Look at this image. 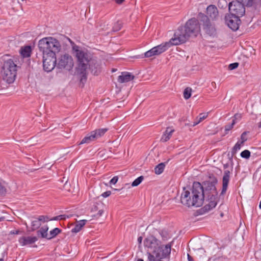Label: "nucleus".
Segmentation results:
<instances>
[{
    "instance_id": "nucleus-1",
    "label": "nucleus",
    "mask_w": 261,
    "mask_h": 261,
    "mask_svg": "<svg viewBox=\"0 0 261 261\" xmlns=\"http://www.w3.org/2000/svg\"><path fill=\"white\" fill-rule=\"evenodd\" d=\"M72 44L73 53L77 59L76 72L80 75V82L84 83L87 80V69L89 61L93 57L88 50L76 45L69 38H67Z\"/></svg>"
},
{
    "instance_id": "nucleus-2",
    "label": "nucleus",
    "mask_w": 261,
    "mask_h": 261,
    "mask_svg": "<svg viewBox=\"0 0 261 261\" xmlns=\"http://www.w3.org/2000/svg\"><path fill=\"white\" fill-rule=\"evenodd\" d=\"M217 183V178L213 174H212L209 176L208 180L202 182V184H201L204 199L205 197L207 198L209 203L199 210L200 214L206 213L216 207L218 199V192L216 187V185Z\"/></svg>"
},
{
    "instance_id": "nucleus-3",
    "label": "nucleus",
    "mask_w": 261,
    "mask_h": 261,
    "mask_svg": "<svg viewBox=\"0 0 261 261\" xmlns=\"http://www.w3.org/2000/svg\"><path fill=\"white\" fill-rule=\"evenodd\" d=\"M181 203L188 207H200L204 202V196L201 184L194 182L190 190L184 187L180 196Z\"/></svg>"
},
{
    "instance_id": "nucleus-4",
    "label": "nucleus",
    "mask_w": 261,
    "mask_h": 261,
    "mask_svg": "<svg viewBox=\"0 0 261 261\" xmlns=\"http://www.w3.org/2000/svg\"><path fill=\"white\" fill-rule=\"evenodd\" d=\"M198 19L192 18L188 20L183 27H180L174 33V36L179 44L185 43L190 37H196L200 32Z\"/></svg>"
},
{
    "instance_id": "nucleus-5",
    "label": "nucleus",
    "mask_w": 261,
    "mask_h": 261,
    "mask_svg": "<svg viewBox=\"0 0 261 261\" xmlns=\"http://www.w3.org/2000/svg\"><path fill=\"white\" fill-rule=\"evenodd\" d=\"M159 243L160 241L153 236L146 238L144 241L145 247L148 248L147 250H152L156 258L163 259L169 257L173 242L165 246L160 245Z\"/></svg>"
},
{
    "instance_id": "nucleus-6",
    "label": "nucleus",
    "mask_w": 261,
    "mask_h": 261,
    "mask_svg": "<svg viewBox=\"0 0 261 261\" xmlns=\"http://www.w3.org/2000/svg\"><path fill=\"white\" fill-rule=\"evenodd\" d=\"M245 6L258 9L261 6V0H237L230 2L228 5L230 14L241 17L245 13Z\"/></svg>"
},
{
    "instance_id": "nucleus-7",
    "label": "nucleus",
    "mask_w": 261,
    "mask_h": 261,
    "mask_svg": "<svg viewBox=\"0 0 261 261\" xmlns=\"http://www.w3.org/2000/svg\"><path fill=\"white\" fill-rule=\"evenodd\" d=\"M38 47L42 54L56 56L61 49L62 45L58 39L53 37H45L39 40Z\"/></svg>"
},
{
    "instance_id": "nucleus-8",
    "label": "nucleus",
    "mask_w": 261,
    "mask_h": 261,
    "mask_svg": "<svg viewBox=\"0 0 261 261\" xmlns=\"http://www.w3.org/2000/svg\"><path fill=\"white\" fill-rule=\"evenodd\" d=\"M4 57L1 74L3 80L7 83L11 84L13 83L15 80L18 66L13 59H6L5 56Z\"/></svg>"
},
{
    "instance_id": "nucleus-9",
    "label": "nucleus",
    "mask_w": 261,
    "mask_h": 261,
    "mask_svg": "<svg viewBox=\"0 0 261 261\" xmlns=\"http://www.w3.org/2000/svg\"><path fill=\"white\" fill-rule=\"evenodd\" d=\"M197 18L202 25L203 29L206 34L210 36H216L217 32L215 25L212 24L208 16L200 12L198 13Z\"/></svg>"
},
{
    "instance_id": "nucleus-10",
    "label": "nucleus",
    "mask_w": 261,
    "mask_h": 261,
    "mask_svg": "<svg viewBox=\"0 0 261 261\" xmlns=\"http://www.w3.org/2000/svg\"><path fill=\"white\" fill-rule=\"evenodd\" d=\"M74 65L72 57L68 54L61 55L57 61V68L70 71Z\"/></svg>"
},
{
    "instance_id": "nucleus-11",
    "label": "nucleus",
    "mask_w": 261,
    "mask_h": 261,
    "mask_svg": "<svg viewBox=\"0 0 261 261\" xmlns=\"http://www.w3.org/2000/svg\"><path fill=\"white\" fill-rule=\"evenodd\" d=\"M43 66L44 70L46 72H50L56 66L57 59L56 56L43 54Z\"/></svg>"
},
{
    "instance_id": "nucleus-12",
    "label": "nucleus",
    "mask_w": 261,
    "mask_h": 261,
    "mask_svg": "<svg viewBox=\"0 0 261 261\" xmlns=\"http://www.w3.org/2000/svg\"><path fill=\"white\" fill-rule=\"evenodd\" d=\"M240 17L230 14H228L225 17L226 23L232 31H236L239 29L241 22L240 19Z\"/></svg>"
},
{
    "instance_id": "nucleus-13",
    "label": "nucleus",
    "mask_w": 261,
    "mask_h": 261,
    "mask_svg": "<svg viewBox=\"0 0 261 261\" xmlns=\"http://www.w3.org/2000/svg\"><path fill=\"white\" fill-rule=\"evenodd\" d=\"M88 69L94 75H98L101 71V64L96 57H93L89 61Z\"/></svg>"
},
{
    "instance_id": "nucleus-14",
    "label": "nucleus",
    "mask_w": 261,
    "mask_h": 261,
    "mask_svg": "<svg viewBox=\"0 0 261 261\" xmlns=\"http://www.w3.org/2000/svg\"><path fill=\"white\" fill-rule=\"evenodd\" d=\"M179 44L176 39L174 37L172 38L169 41L166 42L164 43H162L160 45H159L156 46L154 47L155 50L156 51V54L158 55L161 54L162 53L165 51L168 48L170 47L172 45H177Z\"/></svg>"
},
{
    "instance_id": "nucleus-15",
    "label": "nucleus",
    "mask_w": 261,
    "mask_h": 261,
    "mask_svg": "<svg viewBox=\"0 0 261 261\" xmlns=\"http://www.w3.org/2000/svg\"><path fill=\"white\" fill-rule=\"evenodd\" d=\"M206 13L212 20H217L219 17L218 9L214 5H210L207 7Z\"/></svg>"
},
{
    "instance_id": "nucleus-16",
    "label": "nucleus",
    "mask_w": 261,
    "mask_h": 261,
    "mask_svg": "<svg viewBox=\"0 0 261 261\" xmlns=\"http://www.w3.org/2000/svg\"><path fill=\"white\" fill-rule=\"evenodd\" d=\"M230 172L228 170H226L224 172V175L222 178V189L220 195H224L227 191L230 179Z\"/></svg>"
},
{
    "instance_id": "nucleus-17",
    "label": "nucleus",
    "mask_w": 261,
    "mask_h": 261,
    "mask_svg": "<svg viewBox=\"0 0 261 261\" xmlns=\"http://www.w3.org/2000/svg\"><path fill=\"white\" fill-rule=\"evenodd\" d=\"M38 240L37 237L23 236L19 238V242L22 246H26L34 244Z\"/></svg>"
},
{
    "instance_id": "nucleus-18",
    "label": "nucleus",
    "mask_w": 261,
    "mask_h": 261,
    "mask_svg": "<svg viewBox=\"0 0 261 261\" xmlns=\"http://www.w3.org/2000/svg\"><path fill=\"white\" fill-rule=\"evenodd\" d=\"M134 76L129 72H123L118 78L120 83H123L129 82L134 79Z\"/></svg>"
},
{
    "instance_id": "nucleus-19",
    "label": "nucleus",
    "mask_w": 261,
    "mask_h": 261,
    "mask_svg": "<svg viewBox=\"0 0 261 261\" xmlns=\"http://www.w3.org/2000/svg\"><path fill=\"white\" fill-rule=\"evenodd\" d=\"M96 140L95 136L93 134H92V132L87 135L80 143V145L83 144H89L90 142Z\"/></svg>"
},
{
    "instance_id": "nucleus-20",
    "label": "nucleus",
    "mask_w": 261,
    "mask_h": 261,
    "mask_svg": "<svg viewBox=\"0 0 261 261\" xmlns=\"http://www.w3.org/2000/svg\"><path fill=\"white\" fill-rule=\"evenodd\" d=\"M86 222V220H82L77 221L74 227L71 229V232L74 233L79 232L82 228L85 225Z\"/></svg>"
},
{
    "instance_id": "nucleus-21",
    "label": "nucleus",
    "mask_w": 261,
    "mask_h": 261,
    "mask_svg": "<svg viewBox=\"0 0 261 261\" xmlns=\"http://www.w3.org/2000/svg\"><path fill=\"white\" fill-rule=\"evenodd\" d=\"M48 227L47 226L42 227L39 230L37 231V234L38 237L42 238H46L47 239V231Z\"/></svg>"
},
{
    "instance_id": "nucleus-22",
    "label": "nucleus",
    "mask_w": 261,
    "mask_h": 261,
    "mask_svg": "<svg viewBox=\"0 0 261 261\" xmlns=\"http://www.w3.org/2000/svg\"><path fill=\"white\" fill-rule=\"evenodd\" d=\"M173 132L174 129H172L169 127H167L165 133L163 134L161 141L163 142H167L170 139Z\"/></svg>"
},
{
    "instance_id": "nucleus-23",
    "label": "nucleus",
    "mask_w": 261,
    "mask_h": 261,
    "mask_svg": "<svg viewBox=\"0 0 261 261\" xmlns=\"http://www.w3.org/2000/svg\"><path fill=\"white\" fill-rule=\"evenodd\" d=\"M107 128H99L92 131V134L95 136L96 140L102 136L107 131Z\"/></svg>"
},
{
    "instance_id": "nucleus-24",
    "label": "nucleus",
    "mask_w": 261,
    "mask_h": 261,
    "mask_svg": "<svg viewBox=\"0 0 261 261\" xmlns=\"http://www.w3.org/2000/svg\"><path fill=\"white\" fill-rule=\"evenodd\" d=\"M32 48L30 46H25L21 47L20 53L23 57H29L31 56Z\"/></svg>"
},
{
    "instance_id": "nucleus-25",
    "label": "nucleus",
    "mask_w": 261,
    "mask_h": 261,
    "mask_svg": "<svg viewBox=\"0 0 261 261\" xmlns=\"http://www.w3.org/2000/svg\"><path fill=\"white\" fill-rule=\"evenodd\" d=\"M208 116V113H200L198 117H197L196 120L193 123V126H195L202 121Z\"/></svg>"
},
{
    "instance_id": "nucleus-26",
    "label": "nucleus",
    "mask_w": 261,
    "mask_h": 261,
    "mask_svg": "<svg viewBox=\"0 0 261 261\" xmlns=\"http://www.w3.org/2000/svg\"><path fill=\"white\" fill-rule=\"evenodd\" d=\"M241 144H241V143L238 142L232 148L231 150V155L230 156H229V159L231 161H232V158L236 154L237 151L240 149Z\"/></svg>"
},
{
    "instance_id": "nucleus-27",
    "label": "nucleus",
    "mask_w": 261,
    "mask_h": 261,
    "mask_svg": "<svg viewBox=\"0 0 261 261\" xmlns=\"http://www.w3.org/2000/svg\"><path fill=\"white\" fill-rule=\"evenodd\" d=\"M165 167V163H160L159 164H158L154 168L155 173L156 174H161L163 172Z\"/></svg>"
},
{
    "instance_id": "nucleus-28",
    "label": "nucleus",
    "mask_w": 261,
    "mask_h": 261,
    "mask_svg": "<svg viewBox=\"0 0 261 261\" xmlns=\"http://www.w3.org/2000/svg\"><path fill=\"white\" fill-rule=\"evenodd\" d=\"M61 229L59 228H55L54 229L50 231L49 233L50 237H47V240H50L52 238L56 237L58 234L61 232Z\"/></svg>"
},
{
    "instance_id": "nucleus-29",
    "label": "nucleus",
    "mask_w": 261,
    "mask_h": 261,
    "mask_svg": "<svg viewBox=\"0 0 261 261\" xmlns=\"http://www.w3.org/2000/svg\"><path fill=\"white\" fill-rule=\"evenodd\" d=\"M108 24H106V22L98 23L96 24V28L97 29L98 32H100L101 31H106L108 29Z\"/></svg>"
},
{
    "instance_id": "nucleus-30",
    "label": "nucleus",
    "mask_w": 261,
    "mask_h": 261,
    "mask_svg": "<svg viewBox=\"0 0 261 261\" xmlns=\"http://www.w3.org/2000/svg\"><path fill=\"white\" fill-rule=\"evenodd\" d=\"M41 225V223L38 219L33 221L31 223V231L37 230Z\"/></svg>"
},
{
    "instance_id": "nucleus-31",
    "label": "nucleus",
    "mask_w": 261,
    "mask_h": 261,
    "mask_svg": "<svg viewBox=\"0 0 261 261\" xmlns=\"http://www.w3.org/2000/svg\"><path fill=\"white\" fill-rule=\"evenodd\" d=\"M122 27V23L120 21H117L114 23L112 31L116 32L119 31Z\"/></svg>"
},
{
    "instance_id": "nucleus-32",
    "label": "nucleus",
    "mask_w": 261,
    "mask_h": 261,
    "mask_svg": "<svg viewBox=\"0 0 261 261\" xmlns=\"http://www.w3.org/2000/svg\"><path fill=\"white\" fill-rule=\"evenodd\" d=\"M153 56H158L154 47L152 48L144 54V57L145 58H150Z\"/></svg>"
},
{
    "instance_id": "nucleus-33",
    "label": "nucleus",
    "mask_w": 261,
    "mask_h": 261,
    "mask_svg": "<svg viewBox=\"0 0 261 261\" xmlns=\"http://www.w3.org/2000/svg\"><path fill=\"white\" fill-rule=\"evenodd\" d=\"M192 89L189 87L186 88L184 91V97L186 99H188L191 96Z\"/></svg>"
},
{
    "instance_id": "nucleus-34",
    "label": "nucleus",
    "mask_w": 261,
    "mask_h": 261,
    "mask_svg": "<svg viewBox=\"0 0 261 261\" xmlns=\"http://www.w3.org/2000/svg\"><path fill=\"white\" fill-rule=\"evenodd\" d=\"M144 179V177L143 176H140L136 178L132 184V186L136 187L141 184V182L143 181Z\"/></svg>"
},
{
    "instance_id": "nucleus-35",
    "label": "nucleus",
    "mask_w": 261,
    "mask_h": 261,
    "mask_svg": "<svg viewBox=\"0 0 261 261\" xmlns=\"http://www.w3.org/2000/svg\"><path fill=\"white\" fill-rule=\"evenodd\" d=\"M235 124H236L235 119H233L232 120V122L230 124L225 125V134H227L228 132L230 130H231L233 128V127Z\"/></svg>"
},
{
    "instance_id": "nucleus-36",
    "label": "nucleus",
    "mask_w": 261,
    "mask_h": 261,
    "mask_svg": "<svg viewBox=\"0 0 261 261\" xmlns=\"http://www.w3.org/2000/svg\"><path fill=\"white\" fill-rule=\"evenodd\" d=\"M241 156L243 158L248 159L250 156V152L248 150H245L241 153Z\"/></svg>"
},
{
    "instance_id": "nucleus-37",
    "label": "nucleus",
    "mask_w": 261,
    "mask_h": 261,
    "mask_svg": "<svg viewBox=\"0 0 261 261\" xmlns=\"http://www.w3.org/2000/svg\"><path fill=\"white\" fill-rule=\"evenodd\" d=\"M7 192V190L2 182L0 181V196L4 195Z\"/></svg>"
},
{
    "instance_id": "nucleus-38",
    "label": "nucleus",
    "mask_w": 261,
    "mask_h": 261,
    "mask_svg": "<svg viewBox=\"0 0 261 261\" xmlns=\"http://www.w3.org/2000/svg\"><path fill=\"white\" fill-rule=\"evenodd\" d=\"M37 219L39 221V222L41 223L42 222H47L49 220V218L47 216H43L41 215L39 216V217L37 218Z\"/></svg>"
},
{
    "instance_id": "nucleus-39",
    "label": "nucleus",
    "mask_w": 261,
    "mask_h": 261,
    "mask_svg": "<svg viewBox=\"0 0 261 261\" xmlns=\"http://www.w3.org/2000/svg\"><path fill=\"white\" fill-rule=\"evenodd\" d=\"M218 5L219 7L226 8L227 6V3L226 0H219Z\"/></svg>"
},
{
    "instance_id": "nucleus-40",
    "label": "nucleus",
    "mask_w": 261,
    "mask_h": 261,
    "mask_svg": "<svg viewBox=\"0 0 261 261\" xmlns=\"http://www.w3.org/2000/svg\"><path fill=\"white\" fill-rule=\"evenodd\" d=\"M247 132H243L242 135H241V140L242 141L241 142V144H243L244 143L247 141V138L246 137V135H247Z\"/></svg>"
},
{
    "instance_id": "nucleus-41",
    "label": "nucleus",
    "mask_w": 261,
    "mask_h": 261,
    "mask_svg": "<svg viewBox=\"0 0 261 261\" xmlns=\"http://www.w3.org/2000/svg\"><path fill=\"white\" fill-rule=\"evenodd\" d=\"M239 66V63L237 62L230 64L228 66V69L229 70H233L236 69Z\"/></svg>"
},
{
    "instance_id": "nucleus-42",
    "label": "nucleus",
    "mask_w": 261,
    "mask_h": 261,
    "mask_svg": "<svg viewBox=\"0 0 261 261\" xmlns=\"http://www.w3.org/2000/svg\"><path fill=\"white\" fill-rule=\"evenodd\" d=\"M118 180V177L116 176L113 177L110 181V184H115L117 183Z\"/></svg>"
},
{
    "instance_id": "nucleus-43",
    "label": "nucleus",
    "mask_w": 261,
    "mask_h": 261,
    "mask_svg": "<svg viewBox=\"0 0 261 261\" xmlns=\"http://www.w3.org/2000/svg\"><path fill=\"white\" fill-rule=\"evenodd\" d=\"M111 194V192L110 191H106L105 192H104L102 194V196L105 197V198H106L108 196H109Z\"/></svg>"
},
{
    "instance_id": "nucleus-44",
    "label": "nucleus",
    "mask_w": 261,
    "mask_h": 261,
    "mask_svg": "<svg viewBox=\"0 0 261 261\" xmlns=\"http://www.w3.org/2000/svg\"><path fill=\"white\" fill-rule=\"evenodd\" d=\"M103 213V211L102 210H100L98 211V212L97 213L96 216L97 217H99L102 216Z\"/></svg>"
},
{
    "instance_id": "nucleus-45",
    "label": "nucleus",
    "mask_w": 261,
    "mask_h": 261,
    "mask_svg": "<svg viewBox=\"0 0 261 261\" xmlns=\"http://www.w3.org/2000/svg\"><path fill=\"white\" fill-rule=\"evenodd\" d=\"M59 220H65L66 219V215H59Z\"/></svg>"
},
{
    "instance_id": "nucleus-46",
    "label": "nucleus",
    "mask_w": 261,
    "mask_h": 261,
    "mask_svg": "<svg viewBox=\"0 0 261 261\" xmlns=\"http://www.w3.org/2000/svg\"><path fill=\"white\" fill-rule=\"evenodd\" d=\"M115 1L117 4L120 5L124 2V0H115Z\"/></svg>"
},
{
    "instance_id": "nucleus-47",
    "label": "nucleus",
    "mask_w": 261,
    "mask_h": 261,
    "mask_svg": "<svg viewBox=\"0 0 261 261\" xmlns=\"http://www.w3.org/2000/svg\"><path fill=\"white\" fill-rule=\"evenodd\" d=\"M188 261H193V257L189 254H188Z\"/></svg>"
},
{
    "instance_id": "nucleus-48",
    "label": "nucleus",
    "mask_w": 261,
    "mask_h": 261,
    "mask_svg": "<svg viewBox=\"0 0 261 261\" xmlns=\"http://www.w3.org/2000/svg\"><path fill=\"white\" fill-rule=\"evenodd\" d=\"M59 220V216L54 217L51 219H49V220Z\"/></svg>"
},
{
    "instance_id": "nucleus-49",
    "label": "nucleus",
    "mask_w": 261,
    "mask_h": 261,
    "mask_svg": "<svg viewBox=\"0 0 261 261\" xmlns=\"http://www.w3.org/2000/svg\"><path fill=\"white\" fill-rule=\"evenodd\" d=\"M142 237H139L138 238V243L140 244H141L142 243Z\"/></svg>"
},
{
    "instance_id": "nucleus-50",
    "label": "nucleus",
    "mask_w": 261,
    "mask_h": 261,
    "mask_svg": "<svg viewBox=\"0 0 261 261\" xmlns=\"http://www.w3.org/2000/svg\"><path fill=\"white\" fill-rule=\"evenodd\" d=\"M239 117V118H241V115L240 114H237L234 115V119L236 120V119H237V118Z\"/></svg>"
},
{
    "instance_id": "nucleus-51",
    "label": "nucleus",
    "mask_w": 261,
    "mask_h": 261,
    "mask_svg": "<svg viewBox=\"0 0 261 261\" xmlns=\"http://www.w3.org/2000/svg\"><path fill=\"white\" fill-rule=\"evenodd\" d=\"M74 215H75L74 214H70V215H66V218H70L71 217H73Z\"/></svg>"
},
{
    "instance_id": "nucleus-52",
    "label": "nucleus",
    "mask_w": 261,
    "mask_h": 261,
    "mask_svg": "<svg viewBox=\"0 0 261 261\" xmlns=\"http://www.w3.org/2000/svg\"><path fill=\"white\" fill-rule=\"evenodd\" d=\"M228 166H229V165H228V163L225 164H224V165H223V167H224V169H226V168H227L228 167Z\"/></svg>"
},
{
    "instance_id": "nucleus-53",
    "label": "nucleus",
    "mask_w": 261,
    "mask_h": 261,
    "mask_svg": "<svg viewBox=\"0 0 261 261\" xmlns=\"http://www.w3.org/2000/svg\"><path fill=\"white\" fill-rule=\"evenodd\" d=\"M258 128H261V121L258 123Z\"/></svg>"
},
{
    "instance_id": "nucleus-54",
    "label": "nucleus",
    "mask_w": 261,
    "mask_h": 261,
    "mask_svg": "<svg viewBox=\"0 0 261 261\" xmlns=\"http://www.w3.org/2000/svg\"><path fill=\"white\" fill-rule=\"evenodd\" d=\"M19 230H16V231H15V232H13V233L14 234H18V233H19Z\"/></svg>"
},
{
    "instance_id": "nucleus-55",
    "label": "nucleus",
    "mask_w": 261,
    "mask_h": 261,
    "mask_svg": "<svg viewBox=\"0 0 261 261\" xmlns=\"http://www.w3.org/2000/svg\"><path fill=\"white\" fill-rule=\"evenodd\" d=\"M220 258V257H219L218 258H214V259H213V260H214V261H216L217 259H219Z\"/></svg>"
},
{
    "instance_id": "nucleus-56",
    "label": "nucleus",
    "mask_w": 261,
    "mask_h": 261,
    "mask_svg": "<svg viewBox=\"0 0 261 261\" xmlns=\"http://www.w3.org/2000/svg\"><path fill=\"white\" fill-rule=\"evenodd\" d=\"M27 0H17V2L19 3H20V1H21V2H24V1H26Z\"/></svg>"
},
{
    "instance_id": "nucleus-57",
    "label": "nucleus",
    "mask_w": 261,
    "mask_h": 261,
    "mask_svg": "<svg viewBox=\"0 0 261 261\" xmlns=\"http://www.w3.org/2000/svg\"><path fill=\"white\" fill-rule=\"evenodd\" d=\"M137 261H144V260L142 258H139Z\"/></svg>"
},
{
    "instance_id": "nucleus-58",
    "label": "nucleus",
    "mask_w": 261,
    "mask_h": 261,
    "mask_svg": "<svg viewBox=\"0 0 261 261\" xmlns=\"http://www.w3.org/2000/svg\"><path fill=\"white\" fill-rule=\"evenodd\" d=\"M37 169H33V170H31V172H33V171H35V170H37Z\"/></svg>"
},
{
    "instance_id": "nucleus-59",
    "label": "nucleus",
    "mask_w": 261,
    "mask_h": 261,
    "mask_svg": "<svg viewBox=\"0 0 261 261\" xmlns=\"http://www.w3.org/2000/svg\"><path fill=\"white\" fill-rule=\"evenodd\" d=\"M0 261H4V258H0Z\"/></svg>"
},
{
    "instance_id": "nucleus-60",
    "label": "nucleus",
    "mask_w": 261,
    "mask_h": 261,
    "mask_svg": "<svg viewBox=\"0 0 261 261\" xmlns=\"http://www.w3.org/2000/svg\"><path fill=\"white\" fill-rule=\"evenodd\" d=\"M114 190H115V191H118V190H119V189H114Z\"/></svg>"
}]
</instances>
